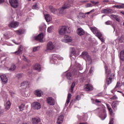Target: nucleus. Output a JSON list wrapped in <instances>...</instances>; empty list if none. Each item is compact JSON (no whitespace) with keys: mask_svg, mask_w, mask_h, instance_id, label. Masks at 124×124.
<instances>
[{"mask_svg":"<svg viewBox=\"0 0 124 124\" xmlns=\"http://www.w3.org/2000/svg\"><path fill=\"white\" fill-rule=\"evenodd\" d=\"M105 72L106 74L107 75V85H110L111 83H112V78L109 77V76L110 75V74L111 73V72L109 69H108V67L107 66H105Z\"/></svg>","mask_w":124,"mask_h":124,"instance_id":"1","label":"nucleus"},{"mask_svg":"<svg viewBox=\"0 0 124 124\" xmlns=\"http://www.w3.org/2000/svg\"><path fill=\"white\" fill-rule=\"evenodd\" d=\"M67 32V29H66V27L65 26H62L60 27L59 33L61 35H65L66 33Z\"/></svg>","mask_w":124,"mask_h":124,"instance_id":"2","label":"nucleus"},{"mask_svg":"<svg viewBox=\"0 0 124 124\" xmlns=\"http://www.w3.org/2000/svg\"><path fill=\"white\" fill-rule=\"evenodd\" d=\"M9 2L11 6L14 7V8H17L19 6L18 0H9Z\"/></svg>","mask_w":124,"mask_h":124,"instance_id":"3","label":"nucleus"},{"mask_svg":"<svg viewBox=\"0 0 124 124\" xmlns=\"http://www.w3.org/2000/svg\"><path fill=\"white\" fill-rule=\"evenodd\" d=\"M32 108L34 110H38V109H40V108H41V105L40 104V103H39L37 102H34L32 104Z\"/></svg>","mask_w":124,"mask_h":124,"instance_id":"4","label":"nucleus"},{"mask_svg":"<svg viewBox=\"0 0 124 124\" xmlns=\"http://www.w3.org/2000/svg\"><path fill=\"white\" fill-rule=\"evenodd\" d=\"M82 57L84 60H88L90 62H92V58L89 55V54L87 51H84L82 53Z\"/></svg>","mask_w":124,"mask_h":124,"instance_id":"5","label":"nucleus"},{"mask_svg":"<svg viewBox=\"0 0 124 124\" xmlns=\"http://www.w3.org/2000/svg\"><path fill=\"white\" fill-rule=\"evenodd\" d=\"M102 13L104 14H112L114 13V11L109 8L106 9H103L102 11Z\"/></svg>","mask_w":124,"mask_h":124,"instance_id":"6","label":"nucleus"},{"mask_svg":"<svg viewBox=\"0 0 124 124\" xmlns=\"http://www.w3.org/2000/svg\"><path fill=\"white\" fill-rule=\"evenodd\" d=\"M70 7H71V4H70V3H65L62 8L61 10L60 11V13H62L63 10L65 9H68V8H70Z\"/></svg>","mask_w":124,"mask_h":124,"instance_id":"7","label":"nucleus"},{"mask_svg":"<svg viewBox=\"0 0 124 124\" xmlns=\"http://www.w3.org/2000/svg\"><path fill=\"white\" fill-rule=\"evenodd\" d=\"M47 103L49 105L53 106L55 105V100L52 97H49L47 98Z\"/></svg>","mask_w":124,"mask_h":124,"instance_id":"8","label":"nucleus"},{"mask_svg":"<svg viewBox=\"0 0 124 124\" xmlns=\"http://www.w3.org/2000/svg\"><path fill=\"white\" fill-rule=\"evenodd\" d=\"M8 26L9 28H14V29H15V28H17V27L19 26V22L13 21L10 23Z\"/></svg>","mask_w":124,"mask_h":124,"instance_id":"9","label":"nucleus"},{"mask_svg":"<svg viewBox=\"0 0 124 124\" xmlns=\"http://www.w3.org/2000/svg\"><path fill=\"white\" fill-rule=\"evenodd\" d=\"M0 78L2 82H3V83H4V84H6V83H7V82L8 81V78H7V77H6V76L5 75H0Z\"/></svg>","mask_w":124,"mask_h":124,"instance_id":"10","label":"nucleus"},{"mask_svg":"<svg viewBox=\"0 0 124 124\" xmlns=\"http://www.w3.org/2000/svg\"><path fill=\"white\" fill-rule=\"evenodd\" d=\"M54 48H55V46H54L52 42H49L47 43L46 47L47 50H54Z\"/></svg>","mask_w":124,"mask_h":124,"instance_id":"11","label":"nucleus"},{"mask_svg":"<svg viewBox=\"0 0 124 124\" xmlns=\"http://www.w3.org/2000/svg\"><path fill=\"white\" fill-rule=\"evenodd\" d=\"M44 36V34H43V33H41L35 37V40H38L39 41H40V42H41V41L43 40Z\"/></svg>","mask_w":124,"mask_h":124,"instance_id":"12","label":"nucleus"},{"mask_svg":"<svg viewBox=\"0 0 124 124\" xmlns=\"http://www.w3.org/2000/svg\"><path fill=\"white\" fill-rule=\"evenodd\" d=\"M64 118V116H63V114H61L57 119V124H62V122H63Z\"/></svg>","mask_w":124,"mask_h":124,"instance_id":"13","label":"nucleus"},{"mask_svg":"<svg viewBox=\"0 0 124 124\" xmlns=\"http://www.w3.org/2000/svg\"><path fill=\"white\" fill-rule=\"evenodd\" d=\"M77 32L78 34L80 36L85 34V31L82 28H78L77 31Z\"/></svg>","mask_w":124,"mask_h":124,"instance_id":"14","label":"nucleus"},{"mask_svg":"<svg viewBox=\"0 0 124 124\" xmlns=\"http://www.w3.org/2000/svg\"><path fill=\"white\" fill-rule=\"evenodd\" d=\"M85 86V89L87 92H91V91H93V87L90 84H86Z\"/></svg>","mask_w":124,"mask_h":124,"instance_id":"15","label":"nucleus"},{"mask_svg":"<svg viewBox=\"0 0 124 124\" xmlns=\"http://www.w3.org/2000/svg\"><path fill=\"white\" fill-rule=\"evenodd\" d=\"M76 57V50L74 47H71V57Z\"/></svg>","mask_w":124,"mask_h":124,"instance_id":"16","label":"nucleus"},{"mask_svg":"<svg viewBox=\"0 0 124 124\" xmlns=\"http://www.w3.org/2000/svg\"><path fill=\"white\" fill-rule=\"evenodd\" d=\"M23 49H22V46H19V48H18V50L15 52V55H21L22 53Z\"/></svg>","mask_w":124,"mask_h":124,"instance_id":"17","label":"nucleus"},{"mask_svg":"<svg viewBox=\"0 0 124 124\" xmlns=\"http://www.w3.org/2000/svg\"><path fill=\"white\" fill-rule=\"evenodd\" d=\"M32 124H38V123L40 122V119L34 118L32 119Z\"/></svg>","mask_w":124,"mask_h":124,"instance_id":"18","label":"nucleus"},{"mask_svg":"<svg viewBox=\"0 0 124 124\" xmlns=\"http://www.w3.org/2000/svg\"><path fill=\"white\" fill-rule=\"evenodd\" d=\"M41 90H37L34 91V94L35 95H37V96L40 97V96H41Z\"/></svg>","mask_w":124,"mask_h":124,"instance_id":"19","label":"nucleus"},{"mask_svg":"<svg viewBox=\"0 0 124 124\" xmlns=\"http://www.w3.org/2000/svg\"><path fill=\"white\" fill-rule=\"evenodd\" d=\"M64 37L67 42H71L72 41V37L70 36L65 35Z\"/></svg>","mask_w":124,"mask_h":124,"instance_id":"20","label":"nucleus"},{"mask_svg":"<svg viewBox=\"0 0 124 124\" xmlns=\"http://www.w3.org/2000/svg\"><path fill=\"white\" fill-rule=\"evenodd\" d=\"M34 69L40 71L41 70V66L39 64H36L34 67Z\"/></svg>","mask_w":124,"mask_h":124,"instance_id":"21","label":"nucleus"},{"mask_svg":"<svg viewBox=\"0 0 124 124\" xmlns=\"http://www.w3.org/2000/svg\"><path fill=\"white\" fill-rule=\"evenodd\" d=\"M66 76L68 80H69L70 81L72 80V74H71V73H67L66 74Z\"/></svg>","mask_w":124,"mask_h":124,"instance_id":"22","label":"nucleus"},{"mask_svg":"<svg viewBox=\"0 0 124 124\" xmlns=\"http://www.w3.org/2000/svg\"><path fill=\"white\" fill-rule=\"evenodd\" d=\"M120 60L123 62H124V50H122L120 53Z\"/></svg>","mask_w":124,"mask_h":124,"instance_id":"23","label":"nucleus"},{"mask_svg":"<svg viewBox=\"0 0 124 124\" xmlns=\"http://www.w3.org/2000/svg\"><path fill=\"white\" fill-rule=\"evenodd\" d=\"M119 105V102L118 101H116L115 102H113L112 104L111 105V106L113 108V109L114 110H115L116 109V108H117V106Z\"/></svg>","mask_w":124,"mask_h":124,"instance_id":"24","label":"nucleus"},{"mask_svg":"<svg viewBox=\"0 0 124 124\" xmlns=\"http://www.w3.org/2000/svg\"><path fill=\"white\" fill-rule=\"evenodd\" d=\"M49 10L52 13H53V14H55L57 12V9L52 6H49Z\"/></svg>","mask_w":124,"mask_h":124,"instance_id":"25","label":"nucleus"},{"mask_svg":"<svg viewBox=\"0 0 124 124\" xmlns=\"http://www.w3.org/2000/svg\"><path fill=\"white\" fill-rule=\"evenodd\" d=\"M45 18L46 22H50V21L52 19L51 18V16L48 14L45 15Z\"/></svg>","mask_w":124,"mask_h":124,"instance_id":"26","label":"nucleus"},{"mask_svg":"<svg viewBox=\"0 0 124 124\" xmlns=\"http://www.w3.org/2000/svg\"><path fill=\"white\" fill-rule=\"evenodd\" d=\"M107 107L108 111H109L110 115L111 116H113V109H112V108L111 107H110V106H109L108 104H107Z\"/></svg>","mask_w":124,"mask_h":124,"instance_id":"27","label":"nucleus"},{"mask_svg":"<svg viewBox=\"0 0 124 124\" xmlns=\"http://www.w3.org/2000/svg\"><path fill=\"white\" fill-rule=\"evenodd\" d=\"M10 106H11V103L10 101H8L6 102L5 104V108L7 110H8L10 108Z\"/></svg>","mask_w":124,"mask_h":124,"instance_id":"28","label":"nucleus"},{"mask_svg":"<svg viewBox=\"0 0 124 124\" xmlns=\"http://www.w3.org/2000/svg\"><path fill=\"white\" fill-rule=\"evenodd\" d=\"M110 16L112 17V18H114L115 19L117 22H120V18H119V16L118 15H111Z\"/></svg>","mask_w":124,"mask_h":124,"instance_id":"29","label":"nucleus"},{"mask_svg":"<svg viewBox=\"0 0 124 124\" xmlns=\"http://www.w3.org/2000/svg\"><path fill=\"white\" fill-rule=\"evenodd\" d=\"M90 30L94 34L97 33V28H96V27H94V28L91 27Z\"/></svg>","mask_w":124,"mask_h":124,"instance_id":"30","label":"nucleus"},{"mask_svg":"<svg viewBox=\"0 0 124 124\" xmlns=\"http://www.w3.org/2000/svg\"><path fill=\"white\" fill-rule=\"evenodd\" d=\"M113 8H117V9H121L124 8V6L121 5H116L113 6Z\"/></svg>","mask_w":124,"mask_h":124,"instance_id":"31","label":"nucleus"},{"mask_svg":"<svg viewBox=\"0 0 124 124\" xmlns=\"http://www.w3.org/2000/svg\"><path fill=\"white\" fill-rule=\"evenodd\" d=\"M15 69H16V65L13 64L9 70L10 71H14Z\"/></svg>","mask_w":124,"mask_h":124,"instance_id":"32","label":"nucleus"},{"mask_svg":"<svg viewBox=\"0 0 124 124\" xmlns=\"http://www.w3.org/2000/svg\"><path fill=\"white\" fill-rule=\"evenodd\" d=\"M28 85H29V81H26L21 83V86L23 87L25 86V89H26L27 88V86H28Z\"/></svg>","mask_w":124,"mask_h":124,"instance_id":"33","label":"nucleus"},{"mask_svg":"<svg viewBox=\"0 0 124 124\" xmlns=\"http://www.w3.org/2000/svg\"><path fill=\"white\" fill-rule=\"evenodd\" d=\"M106 25H111V27L115 29V27H114V25H112L113 22H112L111 21L108 20L105 22Z\"/></svg>","mask_w":124,"mask_h":124,"instance_id":"34","label":"nucleus"},{"mask_svg":"<svg viewBox=\"0 0 124 124\" xmlns=\"http://www.w3.org/2000/svg\"><path fill=\"white\" fill-rule=\"evenodd\" d=\"M75 87V82L72 83L71 86V93H73V90L74 87Z\"/></svg>","mask_w":124,"mask_h":124,"instance_id":"35","label":"nucleus"},{"mask_svg":"<svg viewBox=\"0 0 124 124\" xmlns=\"http://www.w3.org/2000/svg\"><path fill=\"white\" fill-rule=\"evenodd\" d=\"M16 77L17 79H21L23 77V74L19 73L16 75Z\"/></svg>","mask_w":124,"mask_h":124,"instance_id":"36","label":"nucleus"},{"mask_svg":"<svg viewBox=\"0 0 124 124\" xmlns=\"http://www.w3.org/2000/svg\"><path fill=\"white\" fill-rule=\"evenodd\" d=\"M19 108L20 111H23L24 109H25V105L24 104H22L19 107Z\"/></svg>","mask_w":124,"mask_h":124,"instance_id":"37","label":"nucleus"},{"mask_svg":"<svg viewBox=\"0 0 124 124\" xmlns=\"http://www.w3.org/2000/svg\"><path fill=\"white\" fill-rule=\"evenodd\" d=\"M85 15L83 13H79V17L80 18H86Z\"/></svg>","mask_w":124,"mask_h":124,"instance_id":"38","label":"nucleus"},{"mask_svg":"<svg viewBox=\"0 0 124 124\" xmlns=\"http://www.w3.org/2000/svg\"><path fill=\"white\" fill-rule=\"evenodd\" d=\"M23 60L24 61V62H31V60L27 59V58H26L25 56H23Z\"/></svg>","mask_w":124,"mask_h":124,"instance_id":"39","label":"nucleus"},{"mask_svg":"<svg viewBox=\"0 0 124 124\" xmlns=\"http://www.w3.org/2000/svg\"><path fill=\"white\" fill-rule=\"evenodd\" d=\"M52 31H53V26H50L47 29V31L49 33L51 32Z\"/></svg>","mask_w":124,"mask_h":124,"instance_id":"40","label":"nucleus"},{"mask_svg":"<svg viewBox=\"0 0 124 124\" xmlns=\"http://www.w3.org/2000/svg\"><path fill=\"white\" fill-rule=\"evenodd\" d=\"M96 36H97L98 38H100V37H102V34L99 32H97Z\"/></svg>","mask_w":124,"mask_h":124,"instance_id":"41","label":"nucleus"},{"mask_svg":"<svg viewBox=\"0 0 124 124\" xmlns=\"http://www.w3.org/2000/svg\"><path fill=\"white\" fill-rule=\"evenodd\" d=\"M90 1L91 2H92V3H93V4H94V5H96V4H98L99 3V2L98 1L95 2L93 0H91Z\"/></svg>","mask_w":124,"mask_h":124,"instance_id":"42","label":"nucleus"},{"mask_svg":"<svg viewBox=\"0 0 124 124\" xmlns=\"http://www.w3.org/2000/svg\"><path fill=\"white\" fill-rule=\"evenodd\" d=\"M86 7L88 8V7H93V4H91V3H87L86 5H85Z\"/></svg>","mask_w":124,"mask_h":124,"instance_id":"43","label":"nucleus"},{"mask_svg":"<svg viewBox=\"0 0 124 124\" xmlns=\"http://www.w3.org/2000/svg\"><path fill=\"white\" fill-rule=\"evenodd\" d=\"M71 96H72V95L71 94V93H68V96H67V99H71Z\"/></svg>","mask_w":124,"mask_h":124,"instance_id":"44","label":"nucleus"},{"mask_svg":"<svg viewBox=\"0 0 124 124\" xmlns=\"http://www.w3.org/2000/svg\"><path fill=\"white\" fill-rule=\"evenodd\" d=\"M40 29V31H44V26H41L39 28Z\"/></svg>","mask_w":124,"mask_h":124,"instance_id":"45","label":"nucleus"},{"mask_svg":"<svg viewBox=\"0 0 124 124\" xmlns=\"http://www.w3.org/2000/svg\"><path fill=\"white\" fill-rule=\"evenodd\" d=\"M123 39H124L122 37V36H121V37L119 39V41L120 43H123Z\"/></svg>","mask_w":124,"mask_h":124,"instance_id":"46","label":"nucleus"},{"mask_svg":"<svg viewBox=\"0 0 124 124\" xmlns=\"http://www.w3.org/2000/svg\"><path fill=\"white\" fill-rule=\"evenodd\" d=\"M120 87V82H117L116 86L115 87V89H117V88H119Z\"/></svg>","mask_w":124,"mask_h":124,"instance_id":"47","label":"nucleus"},{"mask_svg":"<svg viewBox=\"0 0 124 124\" xmlns=\"http://www.w3.org/2000/svg\"><path fill=\"white\" fill-rule=\"evenodd\" d=\"M37 48H38V47L37 46L33 48V52H35L36 51H37Z\"/></svg>","mask_w":124,"mask_h":124,"instance_id":"48","label":"nucleus"},{"mask_svg":"<svg viewBox=\"0 0 124 124\" xmlns=\"http://www.w3.org/2000/svg\"><path fill=\"white\" fill-rule=\"evenodd\" d=\"M4 111L2 109H0V116L3 115Z\"/></svg>","mask_w":124,"mask_h":124,"instance_id":"49","label":"nucleus"},{"mask_svg":"<svg viewBox=\"0 0 124 124\" xmlns=\"http://www.w3.org/2000/svg\"><path fill=\"white\" fill-rule=\"evenodd\" d=\"M16 32L17 33H18V34H22V31H19V30H17L16 31Z\"/></svg>","mask_w":124,"mask_h":124,"instance_id":"50","label":"nucleus"},{"mask_svg":"<svg viewBox=\"0 0 124 124\" xmlns=\"http://www.w3.org/2000/svg\"><path fill=\"white\" fill-rule=\"evenodd\" d=\"M69 102H70V99H67L66 104H67V105H68V104L69 103Z\"/></svg>","mask_w":124,"mask_h":124,"instance_id":"51","label":"nucleus"},{"mask_svg":"<svg viewBox=\"0 0 124 124\" xmlns=\"http://www.w3.org/2000/svg\"><path fill=\"white\" fill-rule=\"evenodd\" d=\"M118 97L116 96V95H114L113 97H112L110 99H117Z\"/></svg>","mask_w":124,"mask_h":124,"instance_id":"52","label":"nucleus"},{"mask_svg":"<svg viewBox=\"0 0 124 124\" xmlns=\"http://www.w3.org/2000/svg\"><path fill=\"white\" fill-rule=\"evenodd\" d=\"M4 37L5 38V39H8V38H9L8 37V35L4 34Z\"/></svg>","mask_w":124,"mask_h":124,"instance_id":"53","label":"nucleus"},{"mask_svg":"<svg viewBox=\"0 0 124 124\" xmlns=\"http://www.w3.org/2000/svg\"><path fill=\"white\" fill-rule=\"evenodd\" d=\"M99 39H100L102 41V42H104V39L101 37H100V38H99Z\"/></svg>","mask_w":124,"mask_h":124,"instance_id":"54","label":"nucleus"},{"mask_svg":"<svg viewBox=\"0 0 124 124\" xmlns=\"http://www.w3.org/2000/svg\"><path fill=\"white\" fill-rule=\"evenodd\" d=\"M95 101L96 103H100V102H101L100 101H99L97 99H96Z\"/></svg>","mask_w":124,"mask_h":124,"instance_id":"55","label":"nucleus"},{"mask_svg":"<svg viewBox=\"0 0 124 124\" xmlns=\"http://www.w3.org/2000/svg\"><path fill=\"white\" fill-rule=\"evenodd\" d=\"M33 9H36V5H34L32 6Z\"/></svg>","mask_w":124,"mask_h":124,"instance_id":"56","label":"nucleus"},{"mask_svg":"<svg viewBox=\"0 0 124 124\" xmlns=\"http://www.w3.org/2000/svg\"><path fill=\"white\" fill-rule=\"evenodd\" d=\"M3 2H4V0H0V4L3 3Z\"/></svg>","mask_w":124,"mask_h":124,"instance_id":"57","label":"nucleus"},{"mask_svg":"<svg viewBox=\"0 0 124 124\" xmlns=\"http://www.w3.org/2000/svg\"><path fill=\"white\" fill-rule=\"evenodd\" d=\"M103 2H109V0H104Z\"/></svg>","mask_w":124,"mask_h":124,"instance_id":"58","label":"nucleus"},{"mask_svg":"<svg viewBox=\"0 0 124 124\" xmlns=\"http://www.w3.org/2000/svg\"><path fill=\"white\" fill-rule=\"evenodd\" d=\"M89 73H93V70H92V68L90 69L89 71Z\"/></svg>","mask_w":124,"mask_h":124,"instance_id":"59","label":"nucleus"},{"mask_svg":"<svg viewBox=\"0 0 124 124\" xmlns=\"http://www.w3.org/2000/svg\"><path fill=\"white\" fill-rule=\"evenodd\" d=\"M90 12V13H92V12H94V9H93L92 10H91Z\"/></svg>","mask_w":124,"mask_h":124,"instance_id":"60","label":"nucleus"},{"mask_svg":"<svg viewBox=\"0 0 124 124\" xmlns=\"http://www.w3.org/2000/svg\"><path fill=\"white\" fill-rule=\"evenodd\" d=\"M120 13H121L122 14L124 15V11H121V12H120Z\"/></svg>","mask_w":124,"mask_h":124,"instance_id":"61","label":"nucleus"},{"mask_svg":"<svg viewBox=\"0 0 124 124\" xmlns=\"http://www.w3.org/2000/svg\"><path fill=\"white\" fill-rule=\"evenodd\" d=\"M91 13V12H87L85 14V15H87V14H90Z\"/></svg>","mask_w":124,"mask_h":124,"instance_id":"62","label":"nucleus"},{"mask_svg":"<svg viewBox=\"0 0 124 124\" xmlns=\"http://www.w3.org/2000/svg\"><path fill=\"white\" fill-rule=\"evenodd\" d=\"M79 124H88V123H79Z\"/></svg>","mask_w":124,"mask_h":124,"instance_id":"63","label":"nucleus"},{"mask_svg":"<svg viewBox=\"0 0 124 124\" xmlns=\"http://www.w3.org/2000/svg\"><path fill=\"white\" fill-rule=\"evenodd\" d=\"M15 44H16V45H20V43H15Z\"/></svg>","mask_w":124,"mask_h":124,"instance_id":"64","label":"nucleus"}]
</instances>
